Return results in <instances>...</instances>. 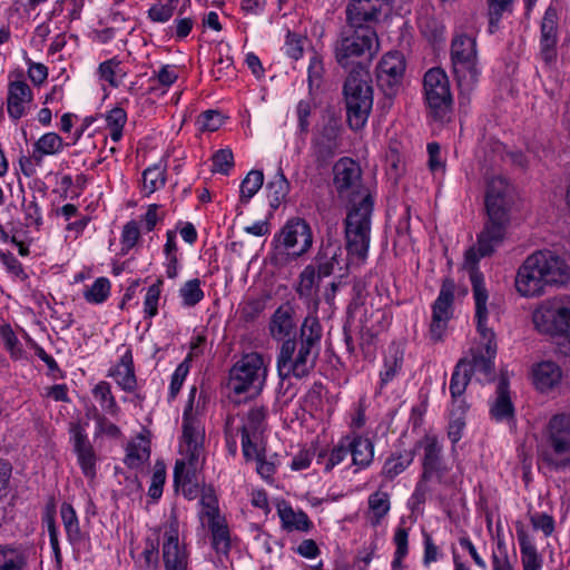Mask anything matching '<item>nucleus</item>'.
<instances>
[{"instance_id":"f257e3e1","label":"nucleus","mask_w":570,"mask_h":570,"mask_svg":"<svg viewBox=\"0 0 570 570\" xmlns=\"http://www.w3.org/2000/svg\"><path fill=\"white\" fill-rule=\"evenodd\" d=\"M323 327L316 316L308 315L299 327L298 337L286 338L276 357L281 381L294 376L307 377L315 368L321 351Z\"/></svg>"},{"instance_id":"f03ea898","label":"nucleus","mask_w":570,"mask_h":570,"mask_svg":"<svg viewBox=\"0 0 570 570\" xmlns=\"http://www.w3.org/2000/svg\"><path fill=\"white\" fill-rule=\"evenodd\" d=\"M380 43L374 28H358L346 23L334 41L335 61L342 68L368 69L372 59L379 52Z\"/></svg>"},{"instance_id":"7ed1b4c3","label":"nucleus","mask_w":570,"mask_h":570,"mask_svg":"<svg viewBox=\"0 0 570 570\" xmlns=\"http://www.w3.org/2000/svg\"><path fill=\"white\" fill-rule=\"evenodd\" d=\"M505 237V233L498 228L483 226L478 235L476 247H470L464 253L462 268L469 274L472 286L473 299L475 304L476 316L482 318L488 313L489 292L485 287L484 275L479 268V262L482 257L491 256Z\"/></svg>"},{"instance_id":"20e7f679","label":"nucleus","mask_w":570,"mask_h":570,"mask_svg":"<svg viewBox=\"0 0 570 570\" xmlns=\"http://www.w3.org/2000/svg\"><path fill=\"white\" fill-rule=\"evenodd\" d=\"M368 69L352 68L344 86L347 122L352 130L362 129L367 122L373 107V88Z\"/></svg>"},{"instance_id":"39448f33","label":"nucleus","mask_w":570,"mask_h":570,"mask_svg":"<svg viewBox=\"0 0 570 570\" xmlns=\"http://www.w3.org/2000/svg\"><path fill=\"white\" fill-rule=\"evenodd\" d=\"M373 197L364 195L358 202L353 200L344 220L345 248L348 256L364 262L371 243V217Z\"/></svg>"},{"instance_id":"423d86ee","label":"nucleus","mask_w":570,"mask_h":570,"mask_svg":"<svg viewBox=\"0 0 570 570\" xmlns=\"http://www.w3.org/2000/svg\"><path fill=\"white\" fill-rule=\"evenodd\" d=\"M267 372L261 353H246L230 367L227 387L236 395L250 392L252 396H257L265 386Z\"/></svg>"},{"instance_id":"0eeeda50","label":"nucleus","mask_w":570,"mask_h":570,"mask_svg":"<svg viewBox=\"0 0 570 570\" xmlns=\"http://www.w3.org/2000/svg\"><path fill=\"white\" fill-rule=\"evenodd\" d=\"M537 331L554 336L560 353L570 356V304L561 298L541 303L537 307Z\"/></svg>"},{"instance_id":"6e6552de","label":"nucleus","mask_w":570,"mask_h":570,"mask_svg":"<svg viewBox=\"0 0 570 570\" xmlns=\"http://www.w3.org/2000/svg\"><path fill=\"white\" fill-rule=\"evenodd\" d=\"M544 445L541 460L553 469L564 468L570 463V413L553 415L544 432Z\"/></svg>"},{"instance_id":"1a4fd4ad","label":"nucleus","mask_w":570,"mask_h":570,"mask_svg":"<svg viewBox=\"0 0 570 570\" xmlns=\"http://www.w3.org/2000/svg\"><path fill=\"white\" fill-rule=\"evenodd\" d=\"M423 88L430 116L440 124L451 121L453 98L445 71L441 68L428 70L423 78Z\"/></svg>"},{"instance_id":"9d476101","label":"nucleus","mask_w":570,"mask_h":570,"mask_svg":"<svg viewBox=\"0 0 570 570\" xmlns=\"http://www.w3.org/2000/svg\"><path fill=\"white\" fill-rule=\"evenodd\" d=\"M484 203L488 216L484 225L507 233L511 199L510 185L504 177L493 176L488 180Z\"/></svg>"},{"instance_id":"9b49d317","label":"nucleus","mask_w":570,"mask_h":570,"mask_svg":"<svg viewBox=\"0 0 570 570\" xmlns=\"http://www.w3.org/2000/svg\"><path fill=\"white\" fill-rule=\"evenodd\" d=\"M196 387L190 390L189 399L183 415V444L187 464L194 470L197 469L203 453L205 432L200 422L193 414V404L196 395Z\"/></svg>"},{"instance_id":"f8f14e48","label":"nucleus","mask_w":570,"mask_h":570,"mask_svg":"<svg viewBox=\"0 0 570 570\" xmlns=\"http://www.w3.org/2000/svg\"><path fill=\"white\" fill-rule=\"evenodd\" d=\"M275 242L278 244L276 246L277 250L283 247L287 255L297 258L306 254L312 247L313 233L305 219L293 218L275 236Z\"/></svg>"},{"instance_id":"ddd939ff","label":"nucleus","mask_w":570,"mask_h":570,"mask_svg":"<svg viewBox=\"0 0 570 570\" xmlns=\"http://www.w3.org/2000/svg\"><path fill=\"white\" fill-rule=\"evenodd\" d=\"M455 293V282L451 277L442 281L438 298L432 305V320L430 323L429 334L433 342L443 340L448 323L453 315V302Z\"/></svg>"},{"instance_id":"4468645a","label":"nucleus","mask_w":570,"mask_h":570,"mask_svg":"<svg viewBox=\"0 0 570 570\" xmlns=\"http://www.w3.org/2000/svg\"><path fill=\"white\" fill-rule=\"evenodd\" d=\"M341 125L335 118H328L317 128L312 138V151L316 163L325 166L336 156L340 148Z\"/></svg>"},{"instance_id":"2eb2a0df","label":"nucleus","mask_w":570,"mask_h":570,"mask_svg":"<svg viewBox=\"0 0 570 570\" xmlns=\"http://www.w3.org/2000/svg\"><path fill=\"white\" fill-rule=\"evenodd\" d=\"M405 72V59L401 52L384 55L377 66V86L385 97L393 98L399 92Z\"/></svg>"},{"instance_id":"dca6fc26","label":"nucleus","mask_w":570,"mask_h":570,"mask_svg":"<svg viewBox=\"0 0 570 570\" xmlns=\"http://www.w3.org/2000/svg\"><path fill=\"white\" fill-rule=\"evenodd\" d=\"M421 444L424 450L422 459V481H435L439 484L445 483L449 468L443 460V446L438 436L425 435Z\"/></svg>"},{"instance_id":"f3484780","label":"nucleus","mask_w":570,"mask_h":570,"mask_svg":"<svg viewBox=\"0 0 570 570\" xmlns=\"http://www.w3.org/2000/svg\"><path fill=\"white\" fill-rule=\"evenodd\" d=\"M205 507L203 514L208 519L212 534V546L218 554L227 556L230 550V534L226 519L220 515L215 497L205 495L202 499Z\"/></svg>"},{"instance_id":"a211bd4d","label":"nucleus","mask_w":570,"mask_h":570,"mask_svg":"<svg viewBox=\"0 0 570 570\" xmlns=\"http://www.w3.org/2000/svg\"><path fill=\"white\" fill-rule=\"evenodd\" d=\"M488 313H484V316L480 318V316L475 315L476 320V330L484 341V354H474L471 361H468L466 367L472 370V374L474 372L482 373L488 380L493 379L494 371V357L497 354V342L495 334L492 328L488 327Z\"/></svg>"},{"instance_id":"6ab92c4d","label":"nucleus","mask_w":570,"mask_h":570,"mask_svg":"<svg viewBox=\"0 0 570 570\" xmlns=\"http://www.w3.org/2000/svg\"><path fill=\"white\" fill-rule=\"evenodd\" d=\"M268 410L265 405H254L247 412L240 428L243 454L247 460L254 458L256 453L257 441L262 438L266 429V417Z\"/></svg>"},{"instance_id":"aec40b11","label":"nucleus","mask_w":570,"mask_h":570,"mask_svg":"<svg viewBox=\"0 0 570 570\" xmlns=\"http://www.w3.org/2000/svg\"><path fill=\"white\" fill-rule=\"evenodd\" d=\"M538 282L548 285H563L570 279L569 267L566 262L550 250H537Z\"/></svg>"},{"instance_id":"412c9836","label":"nucleus","mask_w":570,"mask_h":570,"mask_svg":"<svg viewBox=\"0 0 570 570\" xmlns=\"http://www.w3.org/2000/svg\"><path fill=\"white\" fill-rule=\"evenodd\" d=\"M385 7V0H351L346 7V23L358 28H373Z\"/></svg>"},{"instance_id":"4be33fe9","label":"nucleus","mask_w":570,"mask_h":570,"mask_svg":"<svg viewBox=\"0 0 570 570\" xmlns=\"http://www.w3.org/2000/svg\"><path fill=\"white\" fill-rule=\"evenodd\" d=\"M334 186L341 197L356 193L360 187L362 170L351 158H341L333 168Z\"/></svg>"},{"instance_id":"5701e85b","label":"nucleus","mask_w":570,"mask_h":570,"mask_svg":"<svg viewBox=\"0 0 570 570\" xmlns=\"http://www.w3.org/2000/svg\"><path fill=\"white\" fill-rule=\"evenodd\" d=\"M558 12L549 7L541 22L540 55L548 67L557 61Z\"/></svg>"},{"instance_id":"b1692460","label":"nucleus","mask_w":570,"mask_h":570,"mask_svg":"<svg viewBox=\"0 0 570 570\" xmlns=\"http://www.w3.org/2000/svg\"><path fill=\"white\" fill-rule=\"evenodd\" d=\"M70 433L82 473L87 478L94 479L96 476V454L85 428L79 423H73L70 426Z\"/></svg>"},{"instance_id":"393cba45","label":"nucleus","mask_w":570,"mask_h":570,"mask_svg":"<svg viewBox=\"0 0 570 570\" xmlns=\"http://www.w3.org/2000/svg\"><path fill=\"white\" fill-rule=\"evenodd\" d=\"M451 61L455 72L461 68L473 75L476 62L475 39L464 33L455 35L451 42Z\"/></svg>"},{"instance_id":"a878e982","label":"nucleus","mask_w":570,"mask_h":570,"mask_svg":"<svg viewBox=\"0 0 570 570\" xmlns=\"http://www.w3.org/2000/svg\"><path fill=\"white\" fill-rule=\"evenodd\" d=\"M509 376L502 371L495 389V397L490 404L489 413L497 422H510L514 420V405L510 396Z\"/></svg>"},{"instance_id":"bb28decb","label":"nucleus","mask_w":570,"mask_h":570,"mask_svg":"<svg viewBox=\"0 0 570 570\" xmlns=\"http://www.w3.org/2000/svg\"><path fill=\"white\" fill-rule=\"evenodd\" d=\"M165 537L166 540L163 544V560L165 570H186L187 554L179 547L176 520L170 523V529L165 533Z\"/></svg>"},{"instance_id":"cd10ccee","label":"nucleus","mask_w":570,"mask_h":570,"mask_svg":"<svg viewBox=\"0 0 570 570\" xmlns=\"http://www.w3.org/2000/svg\"><path fill=\"white\" fill-rule=\"evenodd\" d=\"M33 95L29 85L24 81L9 83L7 96V110L9 117L17 121L26 114V106L32 101Z\"/></svg>"},{"instance_id":"c85d7f7f","label":"nucleus","mask_w":570,"mask_h":570,"mask_svg":"<svg viewBox=\"0 0 570 570\" xmlns=\"http://www.w3.org/2000/svg\"><path fill=\"white\" fill-rule=\"evenodd\" d=\"M342 256L341 245L331 237L323 239L314 258L318 277H327L333 274L335 266L340 264Z\"/></svg>"},{"instance_id":"c756f323","label":"nucleus","mask_w":570,"mask_h":570,"mask_svg":"<svg viewBox=\"0 0 570 570\" xmlns=\"http://www.w3.org/2000/svg\"><path fill=\"white\" fill-rule=\"evenodd\" d=\"M268 328L274 340H286L295 328L293 307L286 304L276 308L271 317Z\"/></svg>"},{"instance_id":"7c9ffc66","label":"nucleus","mask_w":570,"mask_h":570,"mask_svg":"<svg viewBox=\"0 0 570 570\" xmlns=\"http://www.w3.org/2000/svg\"><path fill=\"white\" fill-rule=\"evenodd\" d=\"M348 454L352 456V462L358 469H365L371 465L374 459V444L362 435L346 436Z\"/></svg>"},{"instance_id":"2f4dec72","label":"nucleus","mask_w":570,"mask_h":570,"mask_svg":"<svg viewBox=\"0 0 570 570\" xmlns=\"http://www.w3.org/2000/svg\"><path fill=\"white\" fill-rule=\"evenodd\" d=\"M115 377L117 384L125 392H134L137 387V377L135 374L134 358L130 350H127L121 356L119 363L109 373Z\"/></svg>"},{"instance_id":"473e14b6","label":"nucleus","mask_w":570,"mask_h":570,"mask_svg":"<svg viewBox=\"0 0 570 570\" xmlns=\"http://www.w3.org/2000/svg\"><path fill=\"white\" fill-rule=\"evenodd\" d=\"M468 360L461 358L454 366L451 381H450V393L452 397V405H456L460 402H465L461 396L464 394L466 386L469 385L472 377V370L466 367Z\"/></svg>"},{"instance_id":"72a5a7b5","label":"nucleus","mask_w":570,"mask_h":570,"mask_svg":"<svg viewBox=\"0 0 570 570\" xmlns=\"http://www.w3.org/2000/svg\"><path fill=\"white\" fill-rule=\"evenodd\" d=\"M561 379L562 371L557 363L546 361L537 364V391H552L560 385Z\"/></svg>"},{"instance_id":"f704fd0d","label":"nucleus","mask_w":570,"mask_h":570,"mask_svg":"<svg viewBox=\"0 0 570 570\" xmlns=\"http://www.w3.org/2000/svg\"><path fill=\"white\" fill-rule=\"evenodd\" d=\"M278 514L283 528L287 531L308 532L313 528L308 515L302 510L295 511L291 505L278 507Z\"/></svg>"},{"instance_id":"c9c22d12","label":"nucleus","mask_w":570,"mask_h":570,"mask_svg":"<svg viewBox=\"0 0 570 570\" xmlns=\"http://www.w3.org/2000/svg\"><path fill=\"white\" fill-rule=\"evenodd\" d=\"M322 278L318 277L314 265H307L299 274V282L296 287L298 297L307 303L316 301L318 283Z\"/></svg>"},{"instance_id":"e433bc0d","label":"nucleus","mask_w":570,"mask_h":570,"mask_svg":"<svg viewBox=\"0 0 570 570\" xmlns=\"http://www.w3.org/2000/svg\"><path fill=\"white\" fill-rule=\"evenodd\" d=\"M414 456L415 453L412 450L393 452L384 462L382 475L387 480H393L412 464Z\"/></svg>"},{"instance_id":"4c0bfd02","label":"nucleus","mask_w":570,"mask_h":570,"mask_svg":"<svg viewBox=\"0 0 570 570\" xmlns=\"http://www.w3.org/2000/svg\"><path fill=\"white\" fill-rule=\"evenodd\" d=\"M197 469H193L188 465L186 468L185 461H176L174 468V483L175 487L181 488L184 495L188 499H194L197 494V484L195 482V474Z\"/></svg>"},{"instance_id":"58836bf2","label":"nucleus","mask_w":570,"mask_h":570,"mask_svg":"<svg viewBox=\"0 0 570 570\" xmlns=\"http://www.w3.org/2000/svg\"><path fill=\"white\" fill-rule=\"evenodd\" d=\"M63 149V140L56 132L42 135L33 145V159L41 165L45 156L56 155Z\"/></svg>"},{"instance_id":"ea45409f","label":"nucleus","mask_w":570,"mask_h":570,"mask_svg":"<svg viewBox=\"0 0 570 570\" xmlns=\"http://www.w3.org/2000/svg\"><path fill=\"white\" fill-rule=\"evenodd\" d=\"M534 282V254L527 257L519 267L514 286L517 292L524 297H531L534 294L532 283Z\"/></svg>"},{"instance_id":"a19ab883","label":"nucleus","mask_w":570,"mask_h":570,"mask_svg":"<svg viewBox=\"0 0 570 570\" xmlns=\"http://www.w3.org/2000/svg\"><path fill=\"white\" fill-rule=\"evenodd\" d=\"M469 405L466 402H460L456 405H452L450 411V421L448 425V438L452 444H456L463 434L465 428V414Z\"/></svg>"},{"instance_id":"79ce46f5","label":"nucleus","mask_w":570,"mask_h":570,"mask_svg":"<svg viewBox=\"0 0 570 570\" xmlns=\"http://www.w3.org/2000/svg\"><path fill=\"white\" fill-rule=\"evenodd\" d=\"M268 191L269 205L278 208L289 193V183L286 179L282 167L279 166L275 176L266 185Z\"/></svg>"},{"instance_id":"37998d69","label":"nucleus","mask_w":570,"mask_h":570,"mask_svg":"<svg viewBox=\"0 0 570 570\" xmlns=\"http://www.w3.org/2000/svg\"><path fill=\"white\" fill-rule=\"evenodd\" d=\"M26 566L27 558L21 548L0 544V570H24Z\"/></svg>"},{"instance_id":"c03bdc74","label":"nucleus","mask_w":570,"mask_h":570,"mask_svg":"<svg viewBox=\"0 0 570 570\" xmlns=\"http://www.w3.org/2000/svg\"><path fill=\"white\" fill-rule=\"evenodd\" d=\"M370 522L373 527H377L387 515L391 509L390 495L383 491H375L368 497Z\"/></svg>"},{"instance_id":"a18cd8bd","label":"nucleus","mask_w":570,"mask_h":570,"mask_svg":"<svg viewBox=\"0 0 570 570\" xmlns=\"http://www.w3.org/2000/svg\"><path fill=\"white\" fill-rule=\"evenodd\" d=\"M60 514L69 542L71 544L80 543L83 537L80 530L78 517L72 505L63 502L60 507Z\"/></svg>"},{"instance_id":"49530a36","label":"nucleus","mask_w":570,"mask_h":570,"mask_svg":"<svg viewBox=\"0 0 570 570\" xmlns=\"http://www.w3.org/2000/svg\"><path fill=\"white\" fill-rule=\"evenodd\" d=\"M515 533L522 553L524 570H534V547L532 546L529 533L521 521L515 522Z\"/></svg>"},{"instance_id":"de8ad7c7","label":"nucleus","mask_w":570,"mask_h":570,"mask_svg":"<svg viewBox=\"0 0 570 570\" xmlns=\"http://www.w3.org/2000/svg\"><path fill=\"white\" fill-rule=\"evenodd\" d=\"M166 184V169L160 165L148 167L142 173V191L146 196L151 195Z\"/></svg>"},{"instance_id":"09e8293b","label":"nucleus","mask_w":570,"mask_h":570,"mask_svg":"<svg viewBox=\"0 0 570 570\" xmlns=\"http://www.w3.org/2000/svg\"><path fill=\"white\" fill-rule=\"evenodd\" d=\"M419 28L430 42L443 40L444 26L432 14H422L419 18Z\"/></svg>"},{"instance_id":"8fccbe9b","label":"nucleus","mask_w":570,"mask_h":570,"mask_svg":"<svg viewBox=\"0 0 570 570\" xmlns=\"http://www.w3.org/2000/svg\"><path fill=\"white\" fill-rule=\"evenodd\" d=\"M264 174L262 170H250L240 184V203H248L249 199L262 188Z\"/></svg>"},{"instance_id":"3c124183","label":"nucleus","mask_w":570,"mask_h":570,"mask_svg":"<svg viewBox=\"0 0 570 570\" xmlns=\"http://www.w3.org/2000/svg\"><path fill=\"white\" fill-rule=\"evenodd\" d=\"M347 454H348V448H347V442H346V436H345L338 442L337 445H335L331 450L328 455L326 453L320 452V454L317 456V463L318 464L324 463L325 472H330L335 465L343 462V460L347 456Z\"/></svg>"},{"instance_id":"603ef678","label":"nucleus","mask_w":570,"mask_h":570,"mask_svg":"<svg viewBox=\"0 0 570 570\" xmlns=\"http://www.w3.org/2000/svg\"><path fill=\"white\" fill-rule=\"evenodd\" d=\"M94 396L99 400L101 407L109 413L110 415L115 416L119 412V406L111 393L110 384L107 382H99L94 391Z\"/></svg>"},{"instance_id":"864d4df0","label":"nucleus","mask_w":570,"mask_h":570,"mask_svg":"<svg viewBox=\"0 0 570 570\" xmlns=\"http://www.w3.org/2000/svg\"><path fill=\"white\" fill-rule=\"evenodd\" d=\"M107 126L110 129V138L112 141L117 142L122 137V128L127 121V114L125 109L120 107L112 108L106 115Z\"/></svg>"},{"instance_id":"5fc2aeb1","label":"nucleus","mask_w":570,"mask_h":570,"mask_svg":"<svg viewBox=\"0 0 570 570\" xmlns=\"http://www.w3.org/2000/svg\"><path fill=\"white\" fill-rule=\"evenodd\" d=\"M98 73L100 79L107 81L114 88H117L120 83L118 77L122 78L126 75L120 68V61L116 58L101 62Z\"/></svg>"},{"instance_id":"6e6d98bb","label":"nucleus","mask_w":570,"mask_h":570,"mask_svg":"<svg viewBox=\"0 0 570 570\" xmlns=\"http://www.w3.org/2000/svg\"><path fill=\"white\" fill-rule=\"evenodd\" d=\"M179 295L183 298V304L187 307H193L198 304L204 298L200 281L194 278L186 282L179 289Z\"/></svg>"},{"instance_id":"4d7b16f0","label":"nucleus","mask_w":570,"mask_h":570,"mask_svg":"<svg viewBox=\"0 0 570 570\" xmlns=\"http://www.w3.org/2000/svg\"><path fill=\"white\" fill-rule=\"evenodd\" d=\"M109 293L110 282L106 277H99L85 291L83 296L89 303L100 304L107 299Z\"/></svg>"},{"instance_id":"13d9d810","label":"nucleus","mask_w":570,"mask_h":570,"mask_svg":"<svg viewBox=\"0 0 570 570\" xmlns=\"http://www.w3.org/2000/svg\"><path fill=\"white\" fill-rule=\"evenodd\" d=\"M149 455L148 448L140 444H129L124 462L130 469H138L149 459Z\"/></svg>"},{"instance_id":"bf43d9fd","label":"nucleus","mask_w":570,"mask_h":570,"mask_svg":"<svg viewBox=\"0 0 570 570\" xmlns=\"http://www.w3.org/2000/svg\"><path fill=\"white\" fill-rule=\"evenodd\" d=\"M22 212L24 215V226L39 228L42 225V217L38 206L36 196L32 195L30 200L23 198Z\"/></svg>"},{"instance_id":"052dcab7","label":"nucleus","mask_w":570,"mask_h":570,"mask_svg":"<svg viewBox=\"0 0 570 570\" xmlns=\"http://www.w3.org/2000/svg\"><path fill=\"white\" fill-rule=\"evenodd\" d=\"M213 171L228 175L234 167V155L229 148L217 150L213 157Z\"/></svg>"},{"instance_id":"680f3d73","label":"nucleus","mask_w":570,"mask_h":570,"mask_svg":"<svg viewBox=\"0 0 570 570\" xmlns=\"http://www.w3.org/2000/svg\"><path fill=\"white\" fill-rule=\"evenodd\" d=\"M163 285V279H157L155 284L148 287L145 302H144V312L146 316L154 317L158 313V301L160 297V287Z\"/></svg>"},{"instance_id":"e2e57ef3","label":"nucleus","mask_w":570,"mask_h":570,"mask_svg":"<svg viewBox=\"0 0 570 570\" xmlns=\"http://www.w3.org/2000/svg\"><path fill=\"white\" fill-rule=\"evenodd\" d=\"M512 2L513 0H488L490 32L498 28L502 13L510 8Z\"/></svg>"},{"instance_id":"0e129e2a","label":"nucleus","mask_w":570,"mask_h":570,"mask_svg":"<svg viewBox=\"0 0 570 570\" xmlns=\"http://www.w3.org/2000/svg\"><path fill=\"white\" fill-rule=\"evenodd\" d=\"M140 237V230L138 224L135 220L128 222L124 228L121 234V244L122 250L127 252L131 249L138 242Z\"/></svg>"},{"instance_id":"69168bd1","label":"nucleus","mask_w":570,"mask_h":570,"mask_svg":"<svg viewBox=\"0 0 570 570\" xmlns=\"http://www.w3.org/2000/svg\"><path fill=\"white\" fill-rule=\"evenodd\" d=\"M312 114V104L309 100H301L296 106L298 130L301 135H307L309 131L308 118Z\"/></svg>"},{"instance_id":"338daca9","label":"nucleus","mask_w":570,"mask_h":570,"mask_svg":"<svg viewBox=\"0 0 570 570\" xmlns=\"http://www.w3.org/2000/svg\"><path fill=\"white\" fill-rule=\"evenodd\" d=\"M305 42V38L294 32H288L285 43L286 53L294 60L299 59L303 56Z\"/></svg>"},{"instance_id":"774afa93","label":"nucleus","mask_w":570,"mask_h":570,"mask_svg":"<svg viewBox=\"0 0 570 570\" xmlns=\"http://www.w3.org/2000/svg\"><path fill=\"white\" fill-rule=\"evenodd\" d=\"M1 336L11 356L14 358H20L22 356V348L20 347L19 341L14 332L9 325H4L1 327Z\"/></svg>"}]
</instances>
